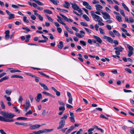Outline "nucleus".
Listing matches in <instances>:
<instances>
[{"label":"nucleus","instance_id":"nucleus-9","mask_svg":"<svg viewBox=\"0 0 134 134\" xmlns=\"http://www.w3.org/2000/svg\"><path fill=\"white\" fill-rule=\"evenodd\" d=\"M103 15V17L105 20L110 19L111 18L110 15L106 12H105Z\"/></svg>","mask_w":134,"mask_h":134},{"label":"nucleus","instance_id":"nucleus-55","mask_svg":"<svg viewBox=\"0 0 134 134\" xmlns=\"http://www.w3.org/2000/svg\"><path fill=\"white\" fill-rule=\"evenodd\" d=\"M58 103H59V104L60 105H62L63 106H64L65 105V103H63L60 101L58 100Z\"/></svg>","mask_w":134,"mask_h":134},{"label":"nucleus","instance_id":"nucleus-62","mask_svg":"<svg viewBox=\"0 0 134 134\" xmlns=\"http://www.w3.org/2000/svg\"><path fill=\"white\" fill-rule=\"evenodd\" d=\"M100 117L101 118H104V119H108V118L105 116H104V115H103L102 114L100 115Z\"/></svg>","mask_w":134,"mask_h":134},{"label":"nucleus","instance_id":"nucleus-52","mask_svg":"<svg viewBox=\"0 0 134 134\" xmlns=\"http://www.w3.org/2000/svg\"><path fill=\"white\" fill-rule=\"evenodd\" d=\"M99 30L100 31V33L104 35L105 34V33L103 32L104 30L100 28L99 29Z\"/></svg>","mask_w":134,"mask_h":134},{"label":"nucleus","instance_id":"nucleus-43","mask_svg":"<svg viewBox=\"0 0 134 134\" xmlns=\"http://www.w3.org/2000/svg\"><path fill=\"white\" fill-rule=\"evenodd\" d=\"M59 111H64L65 110V108L64 106H60L59 107Z\"/></svg>","mask_w":134,"mask_h":134},{"label":"nucleus","instance_id":"nucleus-25","mask_svg":"<svg viewBox=\"0 0 134 134\" xmlns=\"http://www.w3.org/2000/svg\"><path fill=\"white\" fill-rule=\"evenodd\" d=\"M42 93L43 94H44L46 95H47L48 96H49L50 97H52L53 98H54L55 97L54 96H53L51 94L49 93H48L47 92H45V91H43L42 92Z\"/></svg>","mask_w":134,"mask_h":134},{"label":"nucleus","instance_id":"nucleus-1","mask_svg":"<svg viewBox=\"0 0 134 134\" xmlns=\"http://www.w3.org/2000/svg\"><path fill=\"white\" fill-rule=\"evenodd\" d=\"M0 113L3 116H0V121L7 122L14 121V120L12 119L15 116L14 114L3 111H1Z\"/></svg>","mask_w":134,"mask_h":134},{"label":"nucleus","instance_id":"nucleus-24","mask_svg":"<svg viewBox=\"0 0 134 134\" xmlns=\"http://www.w3.org/2000/svg\"><path fill=\"white\" fill-rule=\"evenodd\" d=\"M122 5L123 7L125 10L129 12H130V10L128 8L124 3H122Z\"/></svg>","mask_w":134,"mask_h":134},{"label":"nucleus","instance_id":"nucleus-3","mask_svg":"<svg viewBox=\"0 0 134 134\" xmlns=\"http://www.w3.org/2000/svg\"><path fill=\"white\" fill-rule=\"evenodd\" d=\"M72 5V7L74 10H77L79 13H81L82 12V10L75 3H70Z\"/></svg>","mask_w":134,"mask_h":134},{"label":"nucleus","instance_id":"nucleus-11","mask_svg":"<svg viewBox=\"0 0 134 134\" xmlns=\"http://www.w3.org/2000/svg\"><path fill=\"white\" fill-rule=\"evenodd\" d=\"M83 5L85 6V7L88 9L90 10H91L92 9V8L89 4L88 3L84 1L83 3Z\"/></svg>","mask_w":134,"mask_h":134},{"label":"nucleus","instance_id":"nucleus-34","mask_svg":"<svg viewBox=\"0 0 134 134\" xmlns=\"http://www.w3.org/2000/svg\"><path fill=\"white\" fill-rule=\"evenodd\" d=\"M113 32L116 36L118 37L120 36V35L119 33L117 31L115 30H113Z\"/></svg>","mask_w":134,"mask_h":134},{"label":"nucleus","instance_id":"nucleus-15","mask_svg":"<svg viewBox=\"0 0 134 134\" xmlns=\"http://www.w3.org/2000/svg\"><path fill=\"white\" fill-rule=\"evenodd\" d=\"M39 84L45 90L48 91L49 89L46 85L41 82H39Z\"/></svg>","mask_w":134,"mask_h":134},{"label":"nucleus","instance_id":"nucleus-37","mask_svg":"<svg viewBox=\"0 0 134 134\" xmlns=\"http://www.w3.org/2000/svg\"><path fill=\"white\" fill-rule=\"evenodd\" d=\"M127 47L129 48V51H133V48L132 46H130L129 44H127Z\"/></svg>","mask_w":134,"mask_h":134},{"label":"nucleus","instance_id":"nucleus-50","mask_svg":"<svg viewBox=\"0 0 134 134\" xmlns=\"http://www.w3.org/2000/svg\"><path fill=\"white\" fill-rule=\"evenodd\" d=\"M35 2L36 3L38 4L39 5H43V3H42L41 2H40V1H39L36 0V2Z\"/></svg>","mask_w":134,"mask_h":134},{"label":"nucleus","instance_id":"nucleus-13","mask_svg":"<svg viewBox=\"0 0 134 134\" xmlns=\"http://www.w3.org/2000/svg\"><path fill=\"white\" fill-rule=\"evenodd\" d=\"M42 98V95L41 93H38L37 94L36 98H35V99L36 101L38 102L40 101V99Z\"/></svg>","mask_w":134,"mask_h":134},{"label":"nucleus","instance_id":"nucleus-2","mask_svg":"<svg viewBox=\"0 0 134 134\" xmlns=\"http://www.w3.org/2000/svg\"><path fill=\"white\" fill-rule=\"evenodd\" d=\"M93 12H94V11H91V15L92 17L93 18L94 20L98 22H102L103 21V20L102 18L100 17L99 16L97 15Z\"/></svg>","mask_w":134,"mask_h":134},{"label":"nucleus","instance_id":"nucleus-33","mask_svg":"<svg viewBox=\"0 0 134 134\" xmlns=\"http://www.w3.org/2000/svg\"><path fill=\"white\" fill-rule=\"evenodd\" d=\"M38 72L41 75L44 76L45 77H47L48 78H49L50 77L49 76L46 75L45 74L43 73L42 72L39 71Z\"/></svg>","mask_w":134,"mask_h":134},{"label":"nucleus","instance_id":"nucleus-39","mask_svg":"<svg viewBox=\"0 0 134 134\" xmlns=\"http://www.w3.org/2000/svg\"><path fill=\"white\" fill-rule=\"evenodd\" d=\"M94 130V128H91L89 129L88 130V134H92L93 133V132L92 131Z\"/></svg>","mask_w":134,"mask_h":134},{"label":"nucleus","instance_id":"nucleus-49","mask_svg":"<svg viewBox=\"0 0 134 134\" xmlns=\"http://www.w3.org/2000/svg\"><path fill=\"white\" fill-rule=\"evenodd\" d=\"M23 20L25 23H27L29 22L28 20L27 19V17L26 16L23 17Z\"/></svg>","mask_w":134,"mask_h":134},{"label":"nucleus","instance_id":"nucleus-28","mask_svg":"<svg viewBox=\"0 0 134 134\" xmlns=\"http://www.w3.org/2000/svg\"><path fill=\"white\" fill-rule=\"evenodd\" d=\"M43 12L44 13H47L49 14H52V12L50 10L48 9H45L43 10Z\"/></svg>","mask_w":134,"mask_h":134},{"label":"nucleus","instance_id":"nucleus-8","mask_svg":"<svg viewBox=\"0 0 134 134\" xmlns=\"http://www.w3.org/2000/svg\"><path fill=\"white\" fill-rule=\"evenodd\" d=\"M60 15L62 16L64 20H65L66 21L68 22H73V21L72 19L69 18L68 19L67 17L66 16H65L63 15L62 14L60 13Z\"/></svg>","mask_w":134,"mask_h":134},{"label":"nucleus","instance_id":"nucleus-60","mask_svg":"<svg viewBox=\"0 0 134 134\" xmlns=\"http://www.w3.org/2000/svg\"><path fill=\"white\" fill-rule=\"evenodd\" d=\"M72 97L69 98L68 102L70 104H72Z\"/></svg>","mask_w":134,"mask_h":134},{"label":"nucleus","instance_id":"nucleus-26","mask_svg":"<svg viewBox=\"0 0 134 134\" xmlns=\"http://www.w3.org/2000/svg\"><path fill=\"white\" fill-rule=\"evenodd\" d=\"M8 76H6L3 77L0 79V82L9 79Z\"/></svg>","mask_w":134,"mask_h":134},{"label":"nucleus","instance_id":"nucleus-21","mask_svg":"<svg viewBox=\"0 0 134 134\" xmlns=\"http://www.w3.org/2000/svg\"><path fill=\"white\" fill-rule=\"evenodd\" d=\"M114 49L116 50L117 51H119L120 52H122V49H124V48L121 47H115L114 48Z\"/></svg>","mask_w":134,"mask_h":134},{"label":"nucleus","instance_id":"nucleus-58","mask_svg":"<svg viewBox=\"0 0 134 134\" xmlns=\"http://www.w3.org/2000/svg\"><path fill=\"white\" fill-rule=\"evenodd\" d=\"M125 70L126 71H127L130 73H132V71L129 68H126L125 69Z\"/></svg>","mask_w":134,"mask_h":134},{"label":"nucleus","instance_id":"nucleus-4","mask_svg":"<svg viewBox=\"0 0 134 134\" xmlns=\"http://www.w3.org/2000/svg\"><path fill=\"white\" fill-rule=\"evenodd\" d=\"M59 126L57 127V130H59L63 128L65 125V121L64 120H62L59 122Z\"/></svg>","mask_w":134,"mask_h":134},{"label":"nucleus","instance_id":"nucleus-30","mask_svg":"<svg viewBox=\"0 0 134 134\" xmlns=\"http://www.w3.org/2000/svg\"><path fill=\"white\" fill-rule=\"evenodd\" d=\"M107 41L111 43H113V40L110 37H109L106 40Z\"/></svg>","mask_w":134,"mask_h":134},{"label":"nucleus","instance_id":"nucleus-22","mask_svg":"<svg viewBox=\"0 0 134 134\" xmlns=\"http://www.w3.org/2000/svg\"><path fill=\"white\" fill-rule=\"evenodd\" d=\"M34 14L36 15L38 17L39 19L41 21H42L43 19V17L41 15L37 13H34Z\"/></svg>","mask_w":134,"mask_h":134},{"label":"nucleus","instance_id":"nucleus-7","mask_svg":"<svg viewBox=\"0 0 134 134\" xmlns=\"http://www.w3.org/2000/svg\"><path fill=\"white\" fill-rule=\"evenodd\" d=\"M7 14L9 16L8 19H14L15 18V15L10 13L9 11L6 10L5 11Z\"/></svg>","mask_w":134,"mask_h":134},{"label":"nucleus","instance_id":"nucleus-29","mask_svg":"<svg viewBox=\"0 0 134 134\" xmlns=\"http://www.w3.org/2000/svg\"><path fill=\"white\" fill-rule=\"evenodd\" d=\"M83 17L87 21H90V18L86 15L83 14Z\"/></svg>","mask_w":134,"mask_h":134},{"label":"nucleus","instance_id":"nucleus-48","mask_svg":"<svg viewBox=\"0 0 134 134\" xmlns=\"http://www.w3.org/2000/svg\"><path fill=\"white\" fill-rule=\"evenodd\" d=\"M27 119V118H25V117H20L18 118H17V119L18 120H26Z\"/></svg>","mask_w":134,"mask_h":134},{"label":"nucleus","instance_id":"nucleus-46","mask_svg":"<svg viewBox=\"0 0 134 134\" xmlns=\"http://www.w3.org/2000/svg\"><path fill=\"white\" fill-rule=\"evenodd\" d=\"M4 97L6 98V100L7 101L9 102H10L11 101V100L10 97H7L6 95H5L4 96Z\"/></svg>","mask_w":134,"mask_h":134},{"label":"nucleus","instance_id":"nucleus-36","mask_svg":"<svg viewBox=\"0 0 134 134\" xmlns=\"http://www.w3.org/2000/svg\"><path fill=\"white\" fill-rule=\"evenodd\" d=\"M12 93V91L11 90H6L5 91V93L8 96L10 95Z\"/></svg>","mask_w":134,"mask_h":134},{"label":"nucleus","instance_id":"nucleus-54","mask_svg":"<svg viewBox=\"0 0 134 134\" xmlns=\"http://www.w3.org/2000/svg\"><path fill=\"white\" fill-rule=\"evenodd\" d=\"M121 14L124 17L125 16V15L124 13V10L122 9H121L120 10Z\"/></svg>","mask_w":134,"mask_h":134},{"label":"nucleus","instance_id":"nucleus-40","mask_svg":"<svg viewBox=\"0 0 134 134\" xmlns=\"http://www.w3.org/2000/svg\"><path fill=\"white\" fill-rule=\"evenodd\" d=\"M10 72L11 73H14L16 72H21V71L16 69H13L10 70Z\"/></svg>","mask_w":134,"mask_h":134},{"label":"nucleus","instance_id":"nucleus-20","mask_svg":"<svg viewBox=\"0 0 134 134\" xmlns=\"http://www.w3.org/2000/svg\"><path fill=\"white\" fill-rule=\"evenodd\" d=\"M11 78H20L21 79H23V77L22 76L18 75H12L11 76Z\"/></svg>","mask_w":134,"mask_h":134},{"label":"nucleus","instance_id":"nucleus-12","mask_svg":"<svg viewBox=\"0 0 134 134\" xmlns=\"http://www.w3.org/2000/svg\"><path fill=\"white\" fill-rule=\"evenodd\" d=\"M93 37L96 40V41L100 43H101L102 42V39L99 37L94 35L93 36Z\"/></svg>","mask_w":134,"mask_h":134},{"label":"nucleus","instance_id":"nucleus-10","mask_svg":"<svg viewBox=\"0 0 134 134\" xmlns=\"http://www.w3.org/2000/svg\"><path fill=\"white\" fill-rule=\"evenodd\" d=\"M41 125L39 124H35L31 126L30 129L31 130H34L39 128L41 126Z\"/></svg>","mask_w":134,"mask_h":134},{"label":"nucleus","instance_id":"nucleus-45","mask_svg":"<svg viewBox=\"0 0 134 134\" xmlns=\"http://www.w3.org/2000/svg\"><path fill=\"white\" fill-rule=\"evenodd\" d=\"M67 115L65 114L63 115V116L61 118V119H62V120H65L68 117Z\"/></svg>","mask_w":134,"mask_h":134},{"label":"nucleus","instance_id":"nucleus-51","mask_svg":"<svg viewBox=\"0 0 134 134\" xmlns=\"http://www.w3.org/2000/svg\"><path fill=\"white\" fill-rule=\"evenodd\" d=\"M133 51H129L127 55L129 57H130L133 54Z\"/></svg>","mask_w":134,"mask_h":134},{"label":"nucleus","instance_id":"nucleus-41","mask_svg":"<svg viewBox=\"0 0 134 134\" xmlns=\"http://www.w3.org/2000/svg\"><path fill=\"white\" fill-rule=\"evenodd\" d=\"M53 130V129H45L43 130V131H44V132H51V131H52Z\"/></svg>","mask_w":134,"mask_h":134},{"label":"nucleus","instance_id":"nucleus-31","mask_svg":"<svg viewBox=\"0 0 134 134\" xmlns=\"http://www.w3.org/2000/svg\"><path fill=\"white\" fill-rule=\"evenodd\" d=\"M31 36L30 35H28L26 37V39L25 41V42H27L29 41L30 38Z\"/></svg>","mask_w":134,"mask_h":134},{"label":"nucleus","instance_id":"nucleus-44","mask_svg":"<svg viewBox=\"0 0 134 134\" xmlns=\"http://www.w3.org/2000/svg\"><path fill=\"white\" fill-rule=\"evenodd\" d=\"M116 18L118 20L119 22H121L122 21L121 18L120 16H116Z\"/></svg>","mask_w":134,"mask_h":134},{"label":"nucleus","instance_id":"nucleus-18","mask_svg":"<svg viewBox=\"0 0 134 134\" xmlns=\"http://www.w3.org/2000/svg\"><path fill=\"white\" fill-rule=\"evenodd\" d=\"M15 124L17 125H23L24 126H28L27 123H24L23 122L19 123L18 122H15Z\"/></svg>","mask_w":134,"mask_h":134},{"label":"nucleus","instance_id":"nucleus-5","mask_svg":"<svg viewBox=\"0 0 134 134\" xmlns=\"http://www.w3.org/2000/svg\"><path fill=\"white\" fill-rule=\"evenodd\" d=\"M30 106L31 104L29 100L28 99L26 100L25 102V106L24 107V110L26 111Z\"/></svg>","mask_w":134,"mask_h":134},{"label":"nucleus","instance_id":"nucleus-53","mask_svg":"<svg viewBox=\"0 0 134 134\" xmlns=\"http://www.w3.org/2000/svg\"><path fill=\"white\" fill-rule=\"evenodd\" d=\"M47 17L48 19L51 22H52L53 21V20L52 18H51L48 15H45Z\"/></svg>","mask_w":134,"mask_h":134},{"label":"nucleus","instance_id":"nucleus-6","mask_svg":"<svg viewBox=\"0 0 134 134\" xmlns=\"http://www.w3.org/2000/svg\"><path fill=\"white\" fill-rule=\"evenodd\" d=\"M80 33L76 32V35L80 38H82L84 37L85 32L82 30H81L80 31Z\"/></svg>","mask_w":134,"mask_h":134},{"label":"nucleus","instance_id":"nucleus-63","mask_svg":"<svg viewBox=\"0 0 134 134\" xmlns=\"http://www.w3.org/2000/svg\"><path fill=\"white\" fill-rule=\"evenodd\" d=\"M57 30L58 32L59 33H61L62 31V29L60 27H57Z\"/></svg>","mask_w":134,"mask_h":134},{"label":"nucleus","instance_id":"nucleus-61","mask_svg":"<svg viewBox=\"0 0 134 134\" xmlns=\"http://www.w3.org/2000/svg\"><path fill=\"white\" fill-rule=\"evenodd\" d=\"M12 7L15 9H18L19 8V7L18 5H16L14 4H12Z\"/></svg>","mask_w":134,"mask_h":134},{"label":"nucleus","instance_id":"nucleus-19","mask_svg":"<svg viewBox=\"0 0 134 134\" xmlns=\"http://www.w3.org/2000/svg\"><path fill=\"white\" fill-rule=\"evenodd\" d=\"M33 133L34 134H41L44 133V131L43 130H39L38 131H34Z\"/></svg>","mask_w":134,"mask_h":134},{"label":"nucleus","instance_id":"nucleus-27","mask_svg":"<svg viewBox=\"0 0 134 134\" xmlns=\"http://www.w3.org/2000/svg\"><path fill=\"white\" fill-rule=\"evenodd\" d=\"M95 7H96V10L99 9H102L103 8V7L99 4H97L95 5Z\"/></svg>","mask_w":134,"mask_h":134},{"label":"nucleus","instance_id":"nucleus-38","mask_svg":"<svg viewBox=\"0 0 134 134\" xmlns=\"http://www.w3.org/2000/svg\"><path fill=\"white\" fill-rule=\"evenodd\" d=\"M78 55L80 57L78 58L79 59L81 62H83V59L82 58V55L80 54H79Z\"/></svg>","mask_w":134,"mask_h":134},{"label":"nucleus","instance_id":"nucleus-32","mask_svg":"<svg viewBox=\"0 0 134 134\" xmlns=\"http://www.w3.org/2000/svg\"><path fill=\"white\" fill-rule=\"evenodd\" d=\"M80 43L81 45H83L84 46H85L86 45V42L83 41V40H81L80 41Z\"/></svg>","mask_w":134,"mask_h":134},{"label":"nucleus","instance_id":"nucleus-64","mask_svg":"<svg viewBox=\"0 0 134 134\" xmlns=\"http://www.w3.org/2000/svg\"><path fill=\"white\" fill-rule=\"evenodd\" d=\"M56 92V94L58 96H60V92L57 90L55 92Z\"/></svg>","mask_w":134,"mask_h":134},{"label":"nucleus","instance_id":"nucleus-14","mask_svg":"<svg viewBox=\"0 0 134 134\" xmlns=\"http://www.w3.org/2000/svg\"><path fill=\"white\" fill-rule=\"evenodd\" d=\"M75 128V127L73 126H70L69 128L66 131L65 134H68L71 132Z\"/></svg>","mask_w":134,"mask_h":134},{"label":"nucleus","instance_id":"nucleus-23","mask_svg":"<svg viewBox=\"0 0 134 134\" xmlns=\"http://www.w3.org/2000/svg\"><path fill=\"white\" fill-rule=\"evenodd\" d=\"M59 44H58V47L60 49H62V48L63 47V42L62 41H60L59 42Z\"/></svg>","mask_w":134,"mask_h":134},{"label":"nucleus","instance_id":"nucleus-42","mask_svg":"<svg viewBox=\"0 0 134 134\" xmlns=\"http://www.w3.org/2000/svg\"><path fill=\"white\" fill-rule=\"evenodd\" d=\"M1 108L3 109H4L5 108V105L4 104V103L3 101H2L1 102Z\"/></svg>","mask_w":134,"mask_h":134},{"label":"nucleus","instance_id":"nucleus-59","mask_svg":"<svg viewBox=\"0 0 134 134\" xmlns=\"http://www.w3.org/2000/svg\"><path fill=\"white\" fill-rule=\"evenodd\" d=\"M70 121L71 122H75V120L74 119V117H70Z\"/></svg>","mask_w":134,"mask_h":134},{"label":"nucleus","instance_id":"nucleus-56","mask_svg":"<svg viewBox=\"0 0 134 134\" xmlns=\"http://www.w3.org/2000/svg\"><path fill=\"white\" fill-rule=\"evenodd\" d=\"M32 113V111L31 110H30L25 114V115L26 116L28 115L31 114Z\"/></svg>","mask_w":134,"mask_h":134},{"label":"nucleus","instance_id":"nucleus-16","mask_svg":"<svg viewBox=\"0 0 134 134\" xmlns=\"http://www.w3.org/2000/svg\"><path fill=\"white\" fill-rule=\"evenodd\" d=\"M57 17L58 18V19H57V21L59 23L63 24V25H65V24L62 21V18H61L58 16H57Z\"/></svg>","mask_w":134,"mask_h":134},{"label":"nucleus","instance_id":"nucleus-35","mask_svg":"<svg viewBox=\"0 0 134 134\" xmlns=\"http://www.w3.org/2000/svg\"><path fill=\"white\" fill-rule=\"evenodd\" d=\"M23 100V98L22 96H20L19 98L18 99V102L19 103H21L22 105V101Z\"/></svg>","mask_w":134,"mask_h":134},{"label":"nucleus","instance_id":"nucleus-47","mask_svg":"<svg viewBox=\"0 0 134 134\" xmlns=\"http://www.w3.org/2000/svg\"><path fill=\"white\" fill-rule=\"evenodd\" d=\"M80 24L82 26H88L87 24L86 23L84 22H81Z\"/></svg>","mask_w":134,"mask_h":134},{"label":"nucleus","instance_id":"nucleus-17","mask_svg":"<svg viewBox=\"0 0 134 134\" xmlns=\"http://www.w3.org/2000/svg\"><path fill=\"white\" fill-rule=\"evenodd\" d=\"M65 3L63 4V6L65 8H68L70 6V4L68 2L66 1L64 2Z\"/></svg>","mask_w":134,"mask_h":134},{"label":"nucleus","instance_id":"nucleus-57","mask_svg":"<svg viewBox=\"0 0 134 134\" xmlns=\"http://www.w3.org/2000/svg\"><path fill=\"white\" fill-rule=\"evenodd\" d=\"M108 20H107L106 21L107 23H111L113 22V21L112 20L110 19H108Z\"/></svg>","mask_w":134,"mask_h":134}]
</instances>
